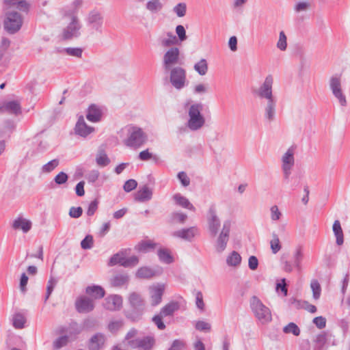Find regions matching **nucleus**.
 Segmentation results:
<instances>
[{"instance_id":"58836bf2","label":"nucleus","mask_w":350,"mask_h":350,"mask_svg":"<svg viewBox=\"0 0 350 350\" xmlns=\"http://www.w3.org/2000/svg\"><path fill=\"white\" fill-rule=\"evenodd\" d=\"M125 257H124L122 254L120 253H117L114 255H113L108 262L109 266H114L117 264H120V265L126 267L127 264L125 263Z\"/></svg>"},{"instance_id":"de8ad7c7","label":"nucleus","mask_w":350,"mask_h":350,"mask_svg":"<svg viewBox=\"0 0 350 350\" xmlns=\"http://www.w3.org/2000/svg\"><path fill=\"white\" fill-rule=\"evenodd\" d=\"M15 128L16 124L14 121L11 120H7L3 122L2 133L4 134H10L14 131Z\"/></svg>"},{"instance_id":"a211bd4d","label":"nucleus","mask_w":350,"mask_h":350,"mask_svg":"<svg viewBox=\"0 0 350 350\" xmlns=\"http://www.w3.org/2000/svg\"><path fill=\"white\" fill-rule=\"evenodd\" d=\"M105 334L98 332L94 334L89 340L88 347L89 350H101L104 348L106 342Z\"/></svg>"},{"instance_id":"4c0bfd02","label":"nucleus","mask_w":350,"mask_h":350,"mask_svg":"<svg viewBox=\"0 0 350 350\" xmlns=\"http://www.w3.org/2000/svg\"><path fill=\"white\" fill-rule=\"evenodd\" d=\"M193 68L200 75H205L208 71L207 61L205 59H201L195 64Z\"/></svg>"},{"instance_id":"09e8293b","label":"nucleus","mask_w":350,"mask_h":350,"mask_svg":"<svg viewBox=\"0 0 350 350\" xmlns=\"http://www.w3.org/2000/svg\"><path fill=\"white\" fill-rule=\"evenodd\" d=\"M124 325L122 320L113 321L109 323L108 329L110 332L114 334L120 330Z\"/></svg>"},{"instance_id":"473e14b6","label":"nucleus","mask_w":350,"mask_h":350,"mask_svg":"<svg viewBox=\"0 0 350 350\" xmlns=\"http://www.w3.org/2000/svg\"><path fill=\"white\" fill-rule=\"evenodd\" d=\"M154 275L155 271L148 267H143L139 268L136 273V276L142 279H149Z\"/></svg>"},{"instance_id":"4be33fe9","label":"nucleus","mask_w":350,"mask_h":350,"mask_svg":"<svg viewBox=\"0 0 350 350\" xmlns=\"http://www.w3.org/2000/svg\"><path fill=\"white\" fill-rule=\"evenodd\" d=\"M103 114L101 107L95 104H92L88 109L86 118L92 122H98L101 120Z\"/></svg>"},{"instance_id":"c756f323","label":"nucleus","mask_w":350,"mask_h":350,"mask_svg":"<svg viewBox=\"0 0 350 350\" xmlns=\"http://www.w3.org/2000/svg\"><path fill=\"white\" fill-rule=\"evenodd\" d=\"M282 166L293 167L295 164L294 149L289 148L282 157Z\"/></svg>"},{"instance_id":"3c124183","label":"nucleus","mask_w":350,"mask_h":350,"mask_svg":"<svg viewBox=\"0 0 350 350\" xmlns=\"http://www.w3.org/2000/svg\"><path fill=\"white\" fill-rule=\"evenodd\" d=\"M68 342V336H62L57 338L53 344V347L54 349H59L64 346H66Z\"/></svg>"},{"instance_id":"f3484780","label":"nucleus","mask_w":350,"mask_h":350,"mask_svg":"<svg viewBox=\"0 0 350 350\" xmlns=\"http://www.w3.org/2000/svg\"><path fill=\"white\" fill-rule=\"evenodd\" d=\"M8 113L18 116L22 113L21 103L18 100L3 101L0 103V113Z\"/></svg>"},{"instance_id":"412c9836","label":"nucleus","mask_w":350,"mask_h":350,"mask_svg":"<svg viewBox=\"0 0 350 350\" xmlns=\"http://www.w3.org/2000/svg\"><path fill=\"white\" fill-rule=\"evenodd\" d=\"M122 298L118 295L108 296L105 300L104 306L110 311L118 310L122 308Z\"/></svg>"},{"instance_id":"e2e57ef3","label":"nucleus","mask_w":350,"mask_h":350,"mask_svg":"<svg viewBox=\"0 0 350 350\" xmlns=\"http://www.w3.org/2000/svg\"><path fill=\"white\" fill-rule=\"evenodd\" d=\"M176 33L181 42L185 41L187 38L185 29L181 25H178L176 26Z\"/></svg>"},{"instance_id":"dca6fc26","label":"nucleus","mask_w":350,"mask_h":350,"mask_svg":"<svg viewBox=\"0 0 350 350\" xmlns=\"http://www.w3.org/2000/svg\"><path fill=\"white\" fill-rule=\"evenodd\" d=\"M74 130L77 135L86 138L89 135L94 132L95 129L93 126H88L85 122L83 116H80L78 118Z\"/></svg>"},{"instance_id":"69168bd1","label":"nucleus","mask_w":350,"mask_h":350,"mask_svg":"<svg viewBox=\"0 0 350 350\" xmlns=\"http://www.w3.org/2000/svg\"><path fill=\"white\" fill-rule=\"evenodd\" d=\"M66 332H68L70 336L77 335L81 332V329L79 328L78 324L74 322L70 324Z\"/></svg>"},{"instance_id":"1a4fd4ad","label":"nucleus","mask_w":350,"mask_h":350,"mask_svg":"<svg viewBox=\"0 0 350 350\" xmlns=\"http://www.w3.org/2000/svg\"><path fill=\"white\" fill-rule=\"evenodd\" d=\"M206 220L208 229L211 237H215L218 234L219 229L221 227V221L217 215V209L215 204L209 206L207 212Z\"/></svg>"},{"instance_id":"6e6d98bb","label":"nucleus","mask_w":350,"mask_h":350,"mask_svg":"<svg viewBox=\"0 0 350 350\" xmlns=\"http://www.w3.org/2000/svg\"><path fill=\"white\" fill-rule=\"evenodd\" d=\"M64 51L66 52V53L70 56L77 57H81L83 50L81 48H72V47H68L64 49Z\"/></svg>"},{"instance_id":"7c9ffc66","label":"nucleus","mask_w":350,"mask_h":350,"mask_svg":"<svg viewBox=\"0 0 350 350\" xmlns=\"http://www.w3.org/2000/svg\"><path fill=\"white\" fill-rule=\"evenodd\" d=\"M159 259L165 264H171L174 262V258L168 249L160 248L157 252Z\"/></svg>"},{"instance_id":"a878e982","label":"nucleus","mask_w":350,"mask_h":350,"mask_svg":"<svg viewBox=\"0 0 350 350\" xmlns=\"http://www.w3.org/2000/svg\"><path fill=\"white\" fill-rule=\"evenodd\" d=\"M333 338L334 336L329 332H323L317 336L314 342L319 349H321L327 343H330Z\"/></svg>"},{"instance_id":"aec40b11","label":"nucleus","mask_w":350,"mask_h":350,"mask_svg":"<svg viewBox=\"0 0 350 350\" xmlns=\"http://www.w3.org/2000/svg\"><path fill=\"white\" fill-rule=\"evenodd\" d=\"M198 233V229L196 226L187 228H183L172 233V236L180 238L185 241H191L194 237Z\"/></svg>"},{"instance_id":"7ed1b4c3","label":"nucleus","mask_w":350,"mask_h":350,"mask_svg":"<svg viewBox=\"0 0 350 350\" xmlns=\"http://www.w3.org/2000/svg\"><path fill=\"white\" fill-rule=\"evenodd\" d=\"M128 302L131 310L126 312V317L133 322L138 321L145 311L144 299L139 293L132 292L128 296Z\"/></svg>"},{"instance_id":"9b49d317","label":"nucleus","mask_w":350,"mask_h":350,"mask_svg":"<svg viewBox=\"0 0 350 350\" xmlns=\"http://www.w3.org/2000/svg\"><path fill=\"white\" fill-rule=\"evenodd\" d=\"M179 56L180 51L177 47H171L165 53L163 57V68L165 72H169L172 68L180 63Z\"/></svg>"},{"instance_id":"603ef678","label":"nucleus","mask_w":350,"mask_h":350,"mask_svg":"<svg viewBox=\"0 0 350 350\" xmlns=\"http://www.w3.org/2000/svg\"><path fill=\"white\" fill-rule=\"evenodd\" d=\"M94 239L93 237L90 234H88L81 242V247L83 250H89L93 247Z\"/></svg>"},{"instance_id":"f03ea898","label":"nucleus","mask_w":350,"mask_h":350,"mask_svg":"<svg viewBox=\"0 0 350 350\" xmlns=\"http://www.w3.org/2000/svg\"><path fill=\"white\" fill-rule=\"evenodd\" d=\"M119 133L120 137L126 136L122 142L129 148H139L147 141V135L142 129L133 124L126 125L120 131Z\"/></svg>"},{"instance_id":"c85d7f7f","label":"nucleus","mask_w":350,"mask_h":350,"mask_svg":"<svg viewBox=\"0 0 350 350\" xmlns=\"http://www.w3.org/2000/svg\"><path fill=\"white\" fill-rule=\"evenodd\" d=\"M180 308V305L177 301H171L163 306L160 311L161 316H172L174 312L177 311Z\"/></svg>"},{"instance_id":"bf43d9fd","label":"nucleus","mask_w":350,"mask_h":350,"mask_svg":"<svg viewBox=\"0 0 350 350\" xmlns=\"http://www.w3.org/2000/svg\"><path fill=\"white\" fill-rule=\"evenodd\" d=\"M68 179V176L65 172H61L55 176L54 181L57 185H62L66 183Z\"/></svg>"},{"instance_id":"c9c22d12","label":"nucleus","mask_w":350,"mask_h":350,"mask_svg":"<svg viewBox=\"0 0 350 350\" xmlns=\"http://www.w3.org/2000/svg\"><path fill=\"white\" fill-rule=\"evenodd\" d=\"M157 243L151 241H142L136 246V250L140 252L146 253L150 250H153L156 247Z\"/></svg>"},{"instance_id":"5fc2aeb1","label":"nucleus","mask_w":350,"mask_h":350,"mask_svg":"<svg viewBox=\"0 0 350 350\" xmlns=\"http://www.w3.org/2000/svg\"><path fill=\"white\" fill-rule=\"evenodd\" d=\"M173 10L178 17H183L186 14L187 5L185 3H179Z\"/></svg>"},{"instance_id":"6ab92c4d","label":"nucleus","mask_w":350,"mask_h":350,"mask_svg":"<svg viewBox=\"0 0 350 350\" xmlns=\"http://www.w3.org/2000/svg\"><path fill=\"white\" fill-rule=\"evenodd\" d=\"M75 306L79 312L86 313L94 310V304L93 300L90 297H81L76 300Z\"/></svg>"},{"instance_id":"393cba45","label":"nucleus","mask_w":350,"mask_h":350,"mask_svg":"<svg viewBox=\"0 0 350 350\" xmlns=\"http://www.w3.org/2000/svg\"><path fill=\"white\" fill-rule=\"evenodd\" d=\"M85 293L96 299H101L105 295L104 288L98 285L88 286L85 289Z\"/></svg>"},{"instance_id":"ddd939ff","label":"nucleus","mask_w":350,"mask_h":350,"mask_svg":"<svg viewBox=\"0 0 350 350\" xmlns=\"http://www.w3.org/2000/svg\"><path fill=\"white\" fill-rule=\"evenodd\" d=\"M86 23L94 31L102 33L104 18L103 14L98 10L90 11L86 18Z\"/></svg>"},{"instance_id":"37998d69","label":"nucleus","mask_w":350,"mask_h":350,"mask_svg":"<svg viewBox=\"0 0 350 350\" xmlns=\"http://www.w3.org/2000/svg\"><path fill=\"white\" fill-rule=\"evenodd\" d=\"M283 332L285 334H293L295 336L300 334V329L295 323H289L283 327Z\"/></svg>"},{"instance_id":"8fccbe9b","label":"nucleus","mask_w":350,"mask_h":350,"mask_svg":"<svg viewBox=\"0 0 350 350\" xmlns=\"http://www.w3.org/2000/svg\"><path fill=\"white\" fill-rule=\"evenodd\" d=\"M162 8V4L159 0L149 1L146 3V9L150 12H155L160 10Z\"/></svg>"},{"instance_id":"b1692460","label":"nucleus","mask_w":350,"mask_h":350,"mask_svg":"<svg viewBox=\"0 0 350 350\" xmlns=\"http://www.w3.org/2000/svg\"><path fill=\"white\" fill-rule=\"evenodd\" d=\"M152 190L147 185H144L135 194V200L137 202H146L152 199Z\"/></svg>"},{"instance_id":"49530a36","label":"nucleus","mask_w":350,"mask_h":350,"mask_svg":"<svg viewBox=\"0 0 350 350\" xmlns=\"http://www.w3.org/2000/svg\"><path fill=\"white\" fill-rule=\"evenodd\" d=\"M310 287L312 291L313 298L314 299H319L321 293V287L319 282L317 280H312Z\"/></svg>"},{"instance_id":"f8f14e48","label":"nucleus","mask_w":350,"mask_h":350,"mask_svg":"<svg viewBox=\"0 0 350 350\" xmlns=\"http://www.w3.org/2000/svg\"><path fill=\"white\" fill-rule=\"evenodd\" d=\"M329 88L334 96L338 100V103L342 107L347 105V99L345 94L342 90L341 80L339 76H332L329 79Z\"/></svg>"},{"instance_id":"052dcab7","label":"nucleus","mask_w":350,"mask_h":350,"mask_svg":"<svg viewBox=\"0 0 350 350\" xmlns=\"http://www.w3.org/2000/svg\"><path fill=\"white\" fill-rule=\"evenodd\" d=\"M137 186V183L134 179L126 180L123 186V189L126 192H130L135 189Z\"/></svg>"},{"instance_id":"20e7f679","label":"nucleus","mask_w":350,"mask_h":350,"mask_svg":"<svg viewBox=\"0 0 350 350\" xmlns=\"http://www.w3.org/2000/svg\"><path fill=\"white\" fill-rule=\"evenodd\" d=\"M203 110V104L196 103L191 104L188 108L189 119L187 126L193 131L200 130L205 124V118L201 113Z\"/></svg>"},{"instance_id":"4468645a","label":"nucleus","mask_w":350,"mask_h":350,"mask_svg":"<svg viewBox=\"0 0 350 350\" xmlns=\"http://www.w3.org/2000/svg\"><path fill=\"white\" fill-rule=\"evenodd\" d=\"M154 343L155 340L154 336H147L129 341V346L133 349L142 348L144 350H150Z\"/></svg>"},{"instance_id":"774afa93","label":"nucleus","mask_w":350,"mask_h":350,"mask_svg":"<svg viewBox=\"0 0 350 350\" xmlns=\"http://www.w3.org/2000/svg\"><path fill=\"white\" fill-rule=\"evenodd\" d=\"M99 175L100 173L98 170H93L88 174L86 178L89 183H93L98 180Z\"/></svg>"},{"instance_id":"4d7b16f0","label":"nucleus","mask_w":350,"mask_h":350,"mask_svg":"<svg viewBox=\"0 0 350 350\" xmlns=\"http://www.w3.org/2000/svg\"><path fill=\"white\" fill-rule=\"evenodd\" d=\"M56 284H57V280H55L52 277L48 281L47 286H46V296H45V299H44L45 301H46L47 299L49 298V297H50L51 294L52 293V292H53V291Z\"/></svg>"},{"instance_id":"5701e85b","label":"nucleus","mask_w":350,"mask_h":350,"mask_svg":"<svg viewBox=\"0 0 350 350\" xmlns=\"http://www.w3.org/2000/svg\"><path fill=\"white\" fill-rule=\"evenodd\" d=\"M31 221L23 217H18L12 224V228L14 230H22L24 233L28 232L31 230Z\"/></svg>"},{"instance_id":"338daca9","label":"nucleus","mask_w":350,"mask_h":350,"mask_svg":"<svg viewBox=\"0 0 350 350\" xmlns=\"http://www.w3.org/2000/svg\"><path fill=\"white\" fill-rule=\"evenodd\" d=\"M98 202L97 200H94L90 202L88 206L87 211V215L88 216H92L98 209Z\"/></svg>"},{"instance_id":"39448f33","label":"nucleus","mask_w":350,"mask_h":350,"mask_svg":"<svg viewBox=\"0 0 350 350\" xmlns=\"http://www.w3.org/2000/svg\"><path fill=\"white\" fill-rule=\"evenodd\" d=\"M250 308L255 317L262 324L272 320L270 309L267 307L257 296H252L250 301Z\"/></svg>"},{"instance_id":"2eb2a0df","label":"nucleus","mask_w":350,"mask_h":350,"mask_svg":"<svg viewBox=\"0 0 350 350\" xmlns=\"http://www.w3.org/2000/svg\"><path fill=\"white\" fill-rule=\"evenodd\" d=\"M164 291L165 286L161 284L149 287L150 301L152 306L154 307L161 304Z\"/></svg>"},{"instance_id":"0e129e2a","label":"nucleus","mask_w":350,"mask_h":350,"mask_svg":"<svg viewBox=\"0 0 350 350\" xmlns=\"http://www.w3.org/2000/svg\"><path fill=\"white\" fill-rule=\"evenodd\" d=\"M177 177L184 187L189 185L190 179L185 172H178Z\"/></svg>"},{"instance_id":"bb28decb","label":"nucleus","mask_w":350,"mask_h":350,"mask_svg":"<svg viewBox=\"0 0 350 350\" xmlns=\"http://www.w3.org/2000/svg\"><path fill=\"white\" fill-rule=\"evenodd\" d=\"M173 199L175 200L178 205L190 211H195L196 208L189 201L187 198L183 196L180 193L174 194L173 196Z\"/></svg>"},{"instance_id":"0eeeda50","label":"nucleus","mask_w":350,"mask_h":350,"mask_svg":"<svg viewBox=\"0 0 350 350\" xmlns=\"http://www.w3.org/2000/svg\"><path fill=\"white\" fill-rule=\"evenodd\" d=\"M81 24L75 15H72L68 25L63 29L61 38L63 40H71L81 36Z\"/></svg>"},{"instance_id":"a19ab883","label":"nucleus","mask_w":350,"mask_h":350,"mask_svg":"<svg viewBox=\"0 0 350 350\" xmlns=\"http://www.w3.org/2000/svg\"><path fill=\"white\" fill-rule=\"evenodd\" d=\"M96 162L100 167H105L110 163V159L104 150H100L96 156Z\"/></svg>"},{"instance_id":"a18cd8bd","label":"nucleus","mask_w":350,"mask_h":350,"mask_svg":"<svg viewBox=\"0 0 350 350\" xmlns=\"http://www.w3.org/2000/svg\"><path fill=\"white\" fill-rule=\"evenodd\" d=\"M277 48L282 51H286L287 48V38L284 32V31H281L279 33V38L277 42Z\"/></svg>"},{"instance_id":"2f4dec72","label":"nucleus","mask_w":350,"mask_h":350,"mask_svg":"<svg viewBox=\"0 0 350 350\" xmlns=\"http://www.w3.org/2000/svg\"><path fill=\"white\" fill-rule=\"evenodd\" d=\"M128 282L129 276L127 274H117L111 279V284L114 287H120Z\"/></svg>"},{"instance_id":"680f3d73","label":"nucleus","mask_w":350,"mask_h":350,"mask_svg":"<svg viewBox=\"0 0 350 350\" xmlns=\"http://www.w3.org/2000/svg\"><path fill=\"white\" fill-rule=\"evenodd\" d=\"M83 209L81 206H72L69 211V216L72 218L77 219L82 215Z\"/></svg>"},{"instance_id":"c03bdc74","label":"nucleus","mask_w":350,"mask_h":350,"mask_svg":"<svg viewBox=\"0 0 350 350\" xmlns=\"http://www.w3.org/2000/svg\"><path fill=\"white\" fill-rule=\"evenodd\" d=\"M271 249L273 254L278 253L281 250V244L278 236L273 232L272 234V239L270 241Z\"/></svg>"},{"instance_id":"423d86ee","label":"nucleus","mask_w":350,"mask_h":350,"mask_svg":"<svg viewBox=\"0 0 350 350\" xmlns=\"http://www.w3.org/2000/svg\"><path fill=\"white\" fill-rule=\"evenodd\" d=\"M23 23V16L17 12L12 11L6 13L3 21L4 29L10 34L18 32Z\"/></svg>"},{"instance_id":"79ce46f5","label":"nucleus","mask_w":350,"mask_h":350,"mask_svg":"<svg viewBox=\"0 0 350 350\" xmlns=\"http://www.w3.org/2000/svg\"><path fill=\"white\" fill-rule=\"evenodd\" d=\"M59 164V159H54L42 165L41 170L42 173L48 174L54 170Z\"/></svg>"},{"instance_id":"cd10ccee","label":"nucleus","mask_w":350,"mask_h":350,"mask_svg":"<svg viewBox=\"0 0 350 350\" xmlns=\"http://www.w3.org/2000/svg\"><path fill=\"white\" fill-rule=\"evenodd\" d=\"M332 230L336 237V243L338 245H341L344 243V235L339 220H336L333 224Z\"/></svg>"},{"instance_id":"ea45409f","label":"nucleus","mask_w":350,"mask_h":350,"mask_svg":"<svg viewBox=\"0 0 350 350\" xmlns=\"http://www.w3.org/2000/svg\"><path fill=\"white\" fill-rule=\"evenodd\" d=\"M168 38H161L160 44L163 47H170L172 45H174L177 43V38L173 33L169 32L167 33Z\"/></svg>"},{"instance_id":"72a5a7b5","label":"nucleus","mask_w":350,"mask_h":350,"mask_svg":"<svg viewBox=\"0 0 350 350\" xmlns=\"http://www.w3.org/2000/svg\"><path fill=\"white\" fill-rule=\"evenodd\" d=\"M187 218V215L183 213L173 212L170 214L168 222L170 224H184Z\"/></svg>"},{"instance_id":"9d476101","label":"nucleus","mask_w":350,"mask_h":350,"mask_svg":"<svg viewBox=\"0 0 350 350\" xmlns=\"http://www.w3.org/2000/svg\"><path fill=\"white\" fill-rule=\"evenodd\" d=\"M230 229L231 221L230 220L224 221L215 245V250L218 253H221L226 250L230 239Z\"/></svg>"},{"instance_id":"864d4df0","label":"nucleus","mask_w":350,"mask_h":350,"mask_svg":"<svg viewBox=\"0 0 350 350\" xmlns=\"http://www.w3.org/2000/svg\"><path fill=\"white\" fill-rule=\"evenodd\" d=\"M303 256H304V255H303L301 247H297L294 254L293 258H294V265L298 269H299L301 267V262L302 261Z\"/></svg>"},{"instance_id":"13d9d810","label":"nucleus","mask_w":350,"mask_h":350,"mask_svg":"<svg viewBox=\"0 0 350 350\" xmlns=\"http://www.w3.org/2000/svg\"><path fill=\"white\" fill-rule=\"evenodd\" d=\"M164 316H161V314L154 315L152 321L157 325V328L160 330H163L165 328V325L162 321V318Z\"/></svg>"},{"instance_id":"f704fd0d","label":"nucleus","mask_w":350,"mask_h":350,"mask_svg":"<svg viewBox=\"0 0 350 350\" xmlns=\"http://www.w3.org/2000/svg\"><path fill=\"white\" fill-rule=\"evenodd\" d=\"M26 319L21 313H16L12 317V325L16 329H22L25 327Z\"/></svg>"},{"instance_id":"6e6552de","label":"nucleus","mask_w":350,"mask_h":350,"mask_svg":"<svg viewBox=\"0 0 350 350\" xmlns=\"http://www.w3.org/2000/svg\"><path fill=\"white\" fill-rule=\"evenodd\" d=\"M170 81L176 90H181L186 85V70L180 66H175L170 70Z\"/></svg>"},{"instance_id":"f257e3e1","label":"nucleus","mask_w":350,"mask_h":350,"mask_svg":"<svg viewBox=\"0 0 350 350\" xmlns=\"http://www.w3.org/2000/svg\"><path fill=\"white\" fill-rule=\"evenodd\" d=\"M273 77L271 75H267L263 83L254 91V93L260 99H265L267 103L265 107V116L269 121L274 120L275 116L276 98L273 94Z\"/></svg>"},{"instance_id":"e433bc0d","label":"nucleus","mask_w":350,"mask_h":350,"mask_svg":"<svg viewBox=\"0 0 350 350\" xmlns=\"http://www.w3.org/2000/svg\"><path fill=\"white\" fill-rule=\"evenodd\" d=\"M241 256L236 251L232 252L226 259V263L228 264V265L231 267H236L239 265L241 263Z\"/></svg>"}]
</instances>
